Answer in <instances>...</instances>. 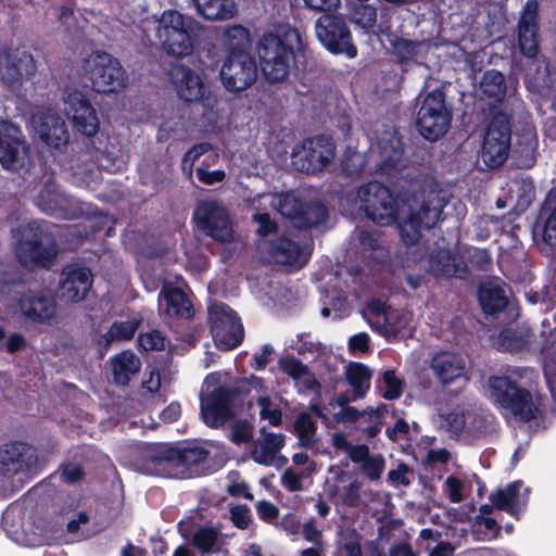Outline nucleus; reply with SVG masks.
I'll return each mask as SVG.
<instances>
[{
	"instance_id": "obj_1",
	"label": "nucleus",
	"mask_w": 556,
	"mask_h": 556,
	"mask_svg": "<svg viewBox=\"0 0 556 556\" xmlns=\"http://www.w3.org/2000/svg\"><path fill=\"white\" fill-rule=\"evenodd\" d=\"M379 161L376 173L394 189L378 181H369L357 190L361 210L379 226L402 220L405 205L418 202L421 177L407 166L402 137L397 131L384 132L378 141Z\"/></svg>"
},
{
	"instance_id": "obj_2",
	"label": "nucleus",
	"mask_w": 556,
	"mask_h": 556,
	"mask_svg": "<svg viewBox=\"0 0 556 556\" xmlns=\"http://www.w3.org/2000/svg\"><path fill=\"white\" fill-rule=\"evenodd\" d=\"M261 71L269 84L282 83L290 74L291 64L304 51L296 27L281 25L275 33H264L256 46Z\"/></svg>"
},
{
	"instance_id": "obj_3",
	"label": "nucleus",
	"mask_w": 556,
	"mask_h": 556,
	"mask_svg": "<svg viewBox=\"0 0 556 556\" xmlns=\"http://www.w3.org/2000/svg\"><path fill=\"white\" fill-rule=\"evenodd\" d=\"M199 30L200 25L192 17L167 10L161 15L156 36L168 55L181 59L193 52Z\"/></svg>"
},
{
	"instance_id": "obj_4",
	"label": "nucleus",
	"mask_w": 556,
	"mask_h": 556,
	"mask_svg": "<svg viewBox=\"0 0 556 556\" xmlns=\"http://www.w3.org/2000/svg\"><path fill=\"white\" fill-rule=\"evenodd\" d=\"M58 252L54 236L38 222H29L20 230L15 255L24 267L49 269L54 264Z\"/></svg>"
},
{
	"instance_id": "obj_5",
	"label": "nucleus",
	"mask_w": 556,
	"mask_h": 556,
	"mask_svg": "<svg viewBox=\"0 0 556 556\" xmlns=\"http://www.w3.org/2000/svg\"><path fill=\"white\" fill-rule=\"evenodd\" d=\"M250 389L245 386H219L201 399L200 415L203 422L212 429H217L232 419L236 409L244 404Z\"/></svg>"
},
{
	"instance_id": "obj_6",
	"label": "nucleus",
	"mask_w": 556,
	"mask_h": 556,
	"mask_svg": "<svg viewBox=\"0 0 556 556\" xmlns=\"http://www.w3.org/2000/svg\"><path fill=\"white\" fill-rule=\"evenodd\" d=\"M489 388L494 402L523 422L538 418L539 407L531 392L508 376H492Z\"/></svg>"
},
{
	"instance_id": "obj_7",
	"label": "nucleus",
	"mask_w": 556,
	"mask_h": 556,
	"mask_svg": "<svg viewBox=\"0 0 556 556\" xmlns=\"http://www.w3.org/2000/svg\"><path fill=\"white\" fill-rule=\"evenodd\" d=\"M84 73L98 93H114L127 86L128 75L119 60L105 51H94L84 61Z\"/></svg>"
},
{
	"instance_id": "obj_8",
	"label": "nucleus",
	"mask_w": 556,
	"mask_h": 556,
	"mask_svg": "<svg viewBox=\"0 0 556 556\" xmlns=\"http://www.w3.org/2000/svg\"><path fill=\"white\" fill-rule=\"evenodd\" d=\"M452 112L446 104V94L441 88L428 92L417 112L416 125L420 135L435 142L448 131Z\"/></svg>"
},
{
	"instance_id": "obj_9",
	"label": "nucleus",
	"mask_w": 556,
	"mask_h": 556,
	"mask_svg": "<svg viewBox=\"0 0 556 556\" xmlns=\"http://www.w3.org/2000/svg\"><path fill=\"white\" fill-rule=\"evenodd\" d=\"M511 115L497 111L495 112L484 132L481 159L489 168H496L503 165L511 148Z\"/></svg>"
},
{
	"instance_id": "obj_10",
	"label": "nucleus",
	"mask_w": 556,
	"mask_h": 556,
	"mask_svg": "<svg viewBox=\"0 0 556 556\" xmlns=\"http://www.w3.org/2000/svg\"><path fill=\"white\" fill-rule=\"evenodd\" d=\"M424 180L421 179V191L418 202L405 205L403 224L400 225L401 236L406 244L413 245L419 242L422 230L433 228L441 218L444 205L437 200H425Z\"/></svg>"
},
{
	"instance_id": "obj_11",
	"label": "nucleus",
	"mask_w": 556,
	"mask_h": 556,
	"mask_svg": "<svg viewBox=\"0 0 556 556\" xmlns=\"http://www.w3.org/2000/svg\"><path fill=\"white\" fill-rule=\"evenodd\" d=\"M210 330L217 349L230 351L239 346L244 338V328L238 314L225 303L208 308Z\"/></svg>"
},
{
	"instance_id": "obj_12",
	"label": "nucleus",
	"mask_w": 556,
	"mask_h": 556,
	"mask_svg": "<svg viewBox=\"0 0 556 556\" xmlns=\"http://www.w3.org/2000/svg\"><path fill=\"white\" fill-rule=\"evenodd\" d=\"M315 33L320 43L332 54H345L353 59L357 48L352 41V34L345 20L338 14L326 13L315 23Z\"/></svg>"
},
{
	"instance_id": "obj_13",
	"label": "nucleus",
	"mask_w": 556,
	"mask_h": 556,
	"mask_svg": "<svg viewBox=\"0 0 556 556\" xmlns=\"http://www.w3.org/2000/svg\"><path fill=\"white\" fill-rule=\"evenodd\" d=\"M37 72L34 55L23 47L0 48V80L9 89L15 90L30 80Z\"/></svg>"
},
{
	"instance_id": "obj_14",
	"label": "nucleus",
	"mask_w": 556,
	"mask_h": 556,
	"mask_svg": "<svg viewBox=\"0 0 556 556\" xmlns=\"http://www.w3.org/2000/svg\"><path fill=\"white\" fill-rule=\"evenodd\" d=\"M336 143L331 137L318 135L304 139L301 149L292 152V164L302 173L323 172L336 155Z\"/></svg>"
},
{
	"instance_id": "obj_15",
	"label": "nucleus",
	"mask_w": 556,
	"mask_h": 556,
	"mask_svg": "<svg viewBox=\"0 0 556 556\" xmlns=\"http://www.w3.org/2000/svg\"><path fill=\"white\" fill-rule=\"evenodd\" d=\"M200 230L218 242H230L233 238L232 223L225 206L217 201H201L193 213Z\"/></svg>"
},
{
	"instance_id": "obj_16",
	"label": "nucleus",
	"mask_w": 556,
	"mask_h": 556,
	"mask_svg": "<svg viewBox=\"0 0 556 556\" xmlns=\"http://www.w3.org/2000/svg\"><path fill=\"white\" fill-rule=\"evenodd\" d=\"M30 146L22 128L8 119H0V164L10 170H20L25 166Z\"/></svg>"
},
{
	"instance_id": "obj_17",
	"label": "nucleus",
	"mask_w": 556,
	"mask_h": 556,
	"mask_svg": "<svg viewBox=\"0 0 556 556\" xmlns=\"http://www.w3.org/2000/svg\"><path fill=\"white\" fill-rule=\"evenodd\" d=\"M220 80L225 89L239 93L250 88L257 78V65L251 54L226 56L222 65Z\"/></svg>"
},
{
	"instance_id": "obj_18",
	"label": "nucleus",
	"mask_w": 556,
	"mask_h": 556,
	"mask_svg": "<svg viewBox=\"0 0 556 556\" xmlns=\"http://www.w3.org/2000/svg\"><path fill=\"white\" fill-rule=\"evenodd\" d=\"M280 213L298 229H312L324 224L329 216L328 207L319 201L304 202L293 195L280 200Z\"/></svg>"
},
{
	"instance_id": "obj_19",
	"label": "nucleus",
	"mask_w": 556,
	"mask_h": 556,
	"mask_svg": "<svg viewBox=\"0 0 556 556\" xmlns=\"http://www.w3.org/2000/svg\"><path fill=\"white\" fill-rule=\"evenodd\" d=\"M64 111L72 119L76 131L86 137H93L100 128V121L89 98L80 90L74 89L66 92Z\"/></svg>"
},
{
	"instance_id": "obj_20",
	"label": "nucleus",
	"mask_w": 556,
	"mask_h": 556,
	"mask_svg": "<svg viewBox=\"0 0 556 556\" xmlns=\"http://www.w3.org/2000/svg\"><path fill=\"white\" fill-rule=\"evenodd\" d=\"M541 25L539 4L528 0L525 4L517 25V42L520 53L529 59L535 58L541 46Z\"/></svg>"
},
{
	"instance_id": "obj_21",
	"label": "nucleus",
	"mask_w": 556,
	"mask_h": 556,
	"mask_svg": "<svg viewBox=\"0 0 556 556\" xmlns=\"http://www.w3.org/2000/svg\"><path fill=\"white\" fill-rule=\"evenodd\" d=\"M38 468V456L33 445L14 441L0 446V471L4 476L33 473Z\"/></svg>"
},
{
	"instance_id": "obj_22",
	"label": "nucleus",
	"mask_w": 556,
	"mask_h": 556,
	"mask_svg": "<svg viewBox=\"0 0 556 556\" xmlns=\"http://www.w3.org/2000/svg\"><path fill=\"white\" fill-rule=\"evenodd\" d=\"M91 269L77 263L64 265L61 273L60 296L62 300L78 303L86 299L92 288Z\"/></svg>"
},
{
	"instance_id": "obj_23",
	"label": "nucleus",
	"mask_w": 556,
	"mask_h": 556,
	"mask_svg": "<svg viewBox=\"0 0 556 556\" xmlns=\"http://www.w3.org/2000/svg\"><path fill=\"white\" fill-rule=\"evenodd\" d=\"M428 270L435 278L467 279L470 275L465 257L448 248H437L430 252Z\"/></svg>"
},
{
	"instance_id": "obj_24",
	"label": "nucleus",
	"mask_w": 556,
	"mask_h": 556,
	"mask_svg": "<svg viewBox=\"0 0 556 556\" xmlns=\"http://www.w3.org/2000/svg\"><path fill=\"white\" fill-rule=\"evenodd\" d=\"M142 463L151 475L167 478L178 477L175 444L156 443L148 446L142 453Z\"/></svg>"
},
{
	"instance_id": "obj_25",
	"label": "nucleus",
	"mask_w": 556,
	"mask_h": 556,
	"mask_svg": "<svg viewBox=\"0 0 556 556\" xmlns=\"http://www.w3.org/2000/svg\"><path fill=\"white\" fill-rule=\"evenodd\" d=\"M18 308L25 319L35 324H47L56 315L55 300L41 291L22 292Z\"/></svg>"
},
{
	"instance_id": "obj_26",
	"label": "nucleus",
	"mask_w": 556,
	"mask_h": 556,
	"mask_svg": "<svg viewBox=\"0 0 556 556\" xmlns=\"http://www.w3.org/2000/svg\"><path fill=\"white\" fill-rule=\"evenodd\" d=\"M431 369L443 386L462 380L467 381L464 358L456 353L440 352L431 359Z\"/></svg>"
},
{
	"instance_id": "obj_27",
	"label": "nucleus",
	"mask_w": 556,
	"mask_h": 556,
	"mask_svg": "<svg viewBox=\"0 0 556 556\" xmlns=\"http://www.w3.org/2000/svg\"><path fill=\"white\" fill-rule=\"evenodd\" d=\"M522 484L523 482L521 480H516L509 482L505 488H500L495 492H492L490 494V502L494 508L519 519L528 504L527 495H523L522 498L520 496Z\"/></svg>"
},
{
	"instance_id": "obj_28",
	"label": "nucleus",
	"mask_w": 556,
	"mask_h": 556,
	"mask_svg": "<svg viewBox=\"0 0 556 556\" xmlns=\"http://www.w3.org/2000/svg\"><path fill=\"white\" fill-rule=\"evenodd\" d=\"M159 304L166 316L177 319H189L194 313L187 293L172 285L162 287L159 294Z\"/></svg>"
},
{
	"instance_id": "obj_29",
	"label": "nucleus",
	"mask_w": 556,
	"mask_h": 556,
	"mask_svg": "<svg viewBox=\"0 0 556 556\" xmlns=\"http://www.w3.org/2000/svg\"><path fill=\"white\" fill-rule=\"evenodd\" d=\"M175 453L178 476L181 475L182 477L199 475V466L210 456V451L205 447L187 442L176 443Z\"/></svg>"
},
{
	"instance_id": "obj_30",
	"label": "nucleus",
	"mask_w": 556,
	"mask_h": 556,
	"mask_svg": "<svg viewBox=\"0 0 556 556\" xmlns=\"http://www.w3.org/2000/svg\"><path fill=\"white\" fill-rule=\"evenodd\" d=\"M38 134L42 142L55 149L66 146L70 140L66 124L56 114H43L40 117Z\"/></svg>"
},
{
	"instance_id": "obj_31",
	"label": "nucleus",
	"mask_w": 556,
	"mask_h": 556,
	"mask_svg": "<svg viewBox=\"0 0 556 556\" xmlns=\"http://www.w3.org/2000/svg\"><path fill=\"white\" fill-rule=\"evenodd\" d=\"M179 81L176 85L178 97L185 102H199L204 99L206 87L202 78L190 67L180 65L176 68Z\"/></svg>"
},
{
	"instance_id": "obj_32",
	"label": "nucleus",
	"mask_w": 556,
	"mask_h": 556,
	"mask_svg": "<svg viewBox=\"0 0 556 556\" xmlns=\"http://www.w3.org/2000/svg\"><path fill=\"white\" fill-rule=\"evenodd\" d=\"M261 433L262 439L252 448L251 457L258 465L271 466L286 444V437L282 433L266 432L265 429Z\"/></svg>"
},
{
	"instance_id": "obj_33",
	"label": "nucleus",
	"mask_w": 556,
	"mask_h": 556,
	"mask_svg": "<svg viewBox=\"0 0 556 556\" xmlns=\"http://www.w3.org/2000/svg\"><path fill=\"white\" fill-rule=\"evenodd\" d=\"M113 382L117 386H128L132 376L140 371L141 361L131 350H124L110 359Z\"/></svg>"
},
{
	"instance_id": "obj_34",
	"label": "nucleus",
	"mask_w": 556,
	"mask_h": 556,
	"mask_svg": "<svg viewBox=\"0 0 556 556\" xmlns=\"http://www.w3.org/2000/svg\"><path fill=\"white\" fill-rule=\"evenodd\" d=\"M539 232L546 244L556 245V195L548 194L541 206L539 219L533 226V233Z\"/></svg>"
},
{
	"instance_id": "obj_35",
	"label": "nucleus",
	"mask_w": 556,
	"mask_h": 556,
	"mask_svg": "<svg viewBox=\"0 0 556 556\" xmlns=\"http://www.w3.org/2000/svg\"><path fill=\"white\" fill-rule=\"evenodd\" d=\"M223 45L227 51V56L238 54H251V37L250 31L242 25H232L223 33Z\"/></svg>"
},
{
	"instance_id": "obj_36",
	"label": "nucleus",
	"mask_w": 556,
	"mask_h": 556,
	"mask_svg": "<svg viewBox=\"0 0 556 556\" xmlns=\"http://www.w3.org/2000/svg\"><path fill=\"white\" fill-rule=\"evenodd\" d=\"M478 300L486 315H495L504 311L508 304L504 290L492 283H483L479 287Z\"/></svg>"
},
{
	"instance_id": "obj_37",
	"label": "nucleus",
	"mask_w": 556,
	"mask_h": 556,
	"mask_svg": "<svg viewBox=\"0 0 556 556\" xmlns=\"http://www.w3.org/2000/svg\"><path fill=\"white\" fill-rule=\"evenodd\" d=\"M199 15L207 21L229 20L237 12L232 0H192Z\"/></svg>"
},
{
	"instance_id": "obj_38",
	"label": "nucleus",
	"mask_w": 556,
	"mask_h": 556,
	"mask_svg": "<svg viewBox=\"0 0 556 556\" xmlns=\"http://www.w3.org/2000/svg\"><path fill=\"white\" fill-rule=\"evenodd\" d=\"M268 254L275 263L293 265L299 261L301 247L292 239L281 236L269 242Z\"/></svg>"
},
{
	"instance_id": "obj_39",
	"label": "nucleus",
	"mask_w": 556,
	"mask_h": 556,
	"mask_svg": "<svg viewBox=\"0 0 556 556\" xmlns=\"http://www.w3.org/2000/svg\"><path fill=\"white\" fill-rule=\"evenodd\" d=\"M390 46L392 54L399 64H410L416 62L422 47V41L394 36L390 39Z\"/></svg>"
},
{
	"instance_id": "obj_40",
	"label": "nucleus",
	"mask_w": 556,
	"mask_h": 556,
	"mask_svg": "<svg viewBox=\"0 0 556 556\" xmlns=\"http://www.w3.org/2000/svg\"><path fill=\"white\" fill-rule=\"evenodd\" d=\"M481 92L489 99L500 102L506 94V81L503 73L496 70L484 72L480 81Z\"/></svg>"
},
{
	"instance_id": "obj_41",
	"label": "nucleus",
	"mask_w": 556,
	"mask_h": 556,
	"mask_svg": "<svg viewBox=\"0 0 556 556\" xmlns=\"http://www.w3.org/2000/svg\"><path fill=\"white\" fill-rule=\"evenodd\" d=\"M346 380L357 397H364L370 384L371 371L363 363H351L346 368Z\"/></svg>"
},
{
	"instance_id": "obj_42",
	"label": "nucleus",
	"mask_w": 556,
	"mask_h": 556,
	"mask_svg": "<svg viewBox=\"0 0 556 556\" xmlns=\"http://www.w3.org/2000/svg\"><path fill=\"white\" fill-rule=\"evenodd\" d=\"M352 20L366 33H384L383 23L377 24V9L371 4L362 2L355 5Z\"/></svg>"
},
{
	"instance_id": "obj_43",
	"label": "nucleus",
	"mask_w": 556,
	"mask_h": 556,
	"mask_svg": "<svg viewBox=\"0 0 556 556\" xmlns=\"http://www.w3.org/2000/svg\"><path fill=\"white\" fill-rule=\"evenodd\" d=\"M138 327L139 321L136 320L114 321L110 329L103 334L105 346H109L115 340L127 341L132 339Z\"/></svg>"
},
{
	"instance_id": "obj_44",
	"label": "nucleus",
	"mask_w": 556,
	"mask_h": 556,
	"mask_svg": "<svg viewBox=\"0 0 556 556\" xmlns=\"http://www.w3.org/2000/svg\"><path fill=\"white\" fill-rule=\"evenodd\" d=\"M498 344L504 351L518 353L529 348V340L516 330L505 329L498 336Z\"/></svg>"
},
{
	"instance_id": "obj_45",
	"label": "nucleus",
	"mask_w": 556,
	"mask_h": 556,
	"mask_svg": "<svg viewBox=\"0 0 556 556\" xmlns=\"http://www.w3.org/2000/svg\"><path fill=\"white\" fill-rule=\"evenodd\" d=\"M218 540V532L212 527L200 528L192 538L193 546L201 553L211 554L216 552L214 546Z\"/></svg>"
},
{
	"instance_id": "obj_46",
	"label": "nucleus",
	"mask_w": 556,
	"mask_h": 556,
	"mask_svg": "<svg viewBox=\"0 0 556 556\" xmlns=\"http://www.w3.org/2000/svg\"><path fill=\"white\" fill-rule=\"evenodd\" d=\"M365 155L358 151H349L341 161L342 173L346 177H358L365 172Z\"/></svg>"
},
{
	"instance_id": "obj_47",
	"label": "nucleus",
	"mask_w": 556,
	"mask_h": 556,
	"mask_svg": "<svg viewBox=\"0 0 556 556\" xmlns=\"http://www.w3.org/2000/svg\"><path fill=\"white\" fill-rule=\"evenodd\" d=\"M535 138L528 139L525 144L518 143V147L514 150V157L519 167L531 168L535 162Z\"/></svg>"
},
{
	"instance_id": "obj_48",
	"label": "nucleus",
	"mask_w": 556,
	"mask_h": 556,
	"mask_svg": "<svg viewBox=\"0 0 556 556\" xmlns=\"http://www.w3.org/2000/svg\"><path fill=\"white\" fill-rule=\"evenodd\" d=\"M278 364L280 370L293 380H301L305 374H308L307 365L294 356H283Z\"/></svg>"
},
{
	"instance_id": "obj_49",
	"label": "nucleus",
	"mask_w": 556,
	"mask_h": 556,
	"mask_svg": "<svg viewBox=\"0 0 556 556\" xmlns=\"http://www.w3.org/2000/svg\"><path fill=\"white\" fill-rule=\"evenodd\" d=\"M213 149L210 142H201L192 146L184 155L181 168L189 175L193 172L194 163L205 153Z\"/></svg>"
},
{
	"instance_id": "obj_50",
	"label": "nucleus",
	"mask_w": 556,
	"mask_h": 556,
	"mask_svg": "<svg viewBox=\"0 0 556 556\" xmlns=\"http://www.w3.org/2000/svg\"><path fill=\"white\" fill-rule=\"evenodd\" d=\"M138 346L143 351H162L165 349V337L160 330H151L138 336Z\"/></svg>"
},
{
	"instance_id": "obj_51",
	"label": "nucleus",
	"mask_w": 556,
	"mask_h": 556,
	"mask_svg": "<svg viewBox=\"0 0 556 556\" xmlns=\"http://www.w3.org/2000/svg\"><path fill=\"white\" fill-rule=\"evenodd\" d=\"M382 381L386 390L382 392V397L386 400H395L402 395L403 381L397 378L394 370H386L382 374Z\"/></svg>"
},
{
	"instance_id": "obj_52",
	"label": "nucleus",
	"mask_w": 556,
	"mask_h": 556,
	"mask_svg": "<svg viewBox=\"0 0 556 556\" xmlns=\"http://www.w3.org/2000/svg\"><path fill=\"white\" fill-rule=\"evenodd\" d=\"M61 480L66 484H75L84 480L86 472L81 465L74 463H63L59 466Z\"/></svg>"
},
{
	"instance_id": "obj_53",
	"label": "nucleus",
	"mask_w": 556,
	"mask_h": 556,
	"mask_svg": "<svg viewBox=\"0 0 556 556\" xmlns=\"http://www.w3.org/2000/svg\"><path fill=\"white\" fill-rule=\"evenodd\" d=\"M386 467L384 458L381 455L369 456L362 464L363 473L371 481L380 479Z\"/></svg>"
},
{
	"instance_id": "obj_54",
	"label": "nucleus",
	"mask_w": 556,
	"mask_h": 556,
	"mask_svg": "<svg viewBox=\"0 0 556 556\" xmlns=\"http://www.w3.org/2000/svg\"><path fill=\"white\" fill-rule=\"evenodd\" d=\"M253 439V427L247 420H238L231 431L230 440L235 444L248 443Z\"/></svg>"
},
{
	"instance_id": "obj_55",
	"label": "nucleus",
	"mask_w": 556,
	"mask_h": 556,
	"mask_svg": "<svg viewBox=\"0 0 556 556\" xmlns=\"http://www.w3.org/2000/svg\"><path fill=\"white\" fill-rule=\"evenodd\" d=\"M293 427L298 437H303V434H315L317 430L315 420L307 412H301L296 415Z\"/></svg>"
},
{
	"instance_id": "obj_56",
	"label": "nucleus",
	"mask_w": 556,
	"mask_h": 556,
	"mask_svg": "<svg viewBox=\"0 0 556 556\" xmlns=\"http://www.w3.org/2000/svg\"><path fill=\"white\" fill-rule=\"evenodd\" d=\"M464 482L455 476H448L444 482V491L452 503H460L464 500Z\"/></svg>"
},
{
	"instance_id": "obj_57",
	"label": "nucleus",
	"mask_w": 556,
	"mask_h": 556,
	"mask_svg": "<svg viewBox=\"0 0 556 556\" xmlns=\"http://www.w3.org/2000/svg\"><path fill=\"white\" fill-rule=\"evenodd\" d=\"M261 410L260 416L262 419H268L269 424L274 427H279L282 424V412L279 408H270V400L262 397L260 400Z\"/></svg>"
},
{
	"instance_id": "obj_58",
	"label": "nucleus",
	"mask_w": 556,
	"mask_h": 556,
	"mask_svg": "<svg viewBox=\"0 0 556 556\" xmlns=\"http://www.w3.org/2000/svg\"><path fill=\"white\" fill-rule=\"evenodd\" d=\"M258 518L267 523H273L279 517V508L267 500H262L256 504Z\"/></svg>"
},
{
	"instance_id": "obj_59",
	"label": "nucleus",
	"mask_w": 556,
	"mask_h": 556,
	"mask_svg": "<svg viewBox=\"0 0 556 556\" xmlns=\"http://www.w3.org/2000/svg\"><path fill=\"white\" fill-rule=\"evenodd\" d=\"M232 523L241 530H245L250 527L252 519L250 509L245 505H238L230 509Z\"/></svg>"
},
{
	"instance_id": "obj_60",
	"label": "nucleus",
	"mask_w": 556,
	"mask_h": 556,
	"mask_svg": "<svg viewBox=\"0 0 556 556\" xmlns=\"http://www.w3.org/2000/svg\"><path fill=\"white\" fill-rule=\"evenodd\" d=\"M469 260L471 265L479 270L486 271L492 266V257L486 249H475Z\"/></svg>"
},
{
	"instance_id": "obj_61",
	"label": "nucleus",
	"mask_w": 556,
	"mask_h": 556,
	"mask_svg": "<svg viewBox=\"0 0 556 556\" xmlns=\"http://www.w3.org/2000/svg\"><path fill=\"white\" fill-rule=\"evenodd\" d=\"M361 488L359 481H352L344 490L342 495V503L348 507H357L361 500Z\"/></svg>"
},
{
	"instance_id": "obj_62",
	"label": "nucleus",
	"mask_w": 556,
	"mask_h": 556,
	"mask_svg": "<svg viewBox=\"0 0 556 556\" xmlns=\"http://www.w3.org/2000/svg\"><path fill=\"white\" fill-rule=\"evenodd\" d=\"M253 218L258 224L257 233L261 237H266L268 235L277 232L278 225L275 220L270 218V215L268 213L255 214Z\"/></svg>"
},
{
	"instance_id": "obj_63",
	"label": "nucleus",
	"mask_w": 556,
	"mask_h": 556,
	"mask_svg": "<svg viewBox=\"0 0 556 556\" xmlns=\"http://www.w3.org/2000/svg\"><path fill=\"white\" fill-rule=\"evenodd\" d=\"M197 177L203 185L213 186L223 182L226 178V174L222 169L206 170L200 166L197 168Z\"/></svg>"
},
{
	"instance_id": "obj_64",
	"label": "nucleus",
	"mask_w": 556,
	"mask_h": 556,
	"mask_svg": "<svg viewBox=\"0 0 556 556\" xmlns=\"http://www.w3.org/2000/svg\"><path fill=\"white\" fill-rule=\"evenodd\" d=\"M358 242L363 250L374 252L380 248L378 236L375 231L370 230H361L358 232Z\"/></svg>"
}]
</instances>
